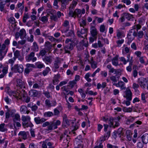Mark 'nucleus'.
<instances>
[{
	"instance_id": "obj_1",
	"label": "nucleus",
	"mask_w": 148,
	"mask_h": 148,
	"mask_svg": "<svg viewBox=\"0 0 148 148\" xmlns=\"http://www.w3.org/2000/svg\"><path fill=\"white\" fill-rule=\"evenodd\" d=\"M141 27L140 25H138L136 26H134L133 29L130 30L127 35L128 39V43L130 44L134 39V37L136 36V32L140 29Z\"/></svg>"
},
{
	"instance_id": "obj_2",
	"label": "nucleus",
	"mask_w": 148,
	"mask_h": 148,
	"mask_svg": "<svg viewBox=\"0 0 148 148\" xmlns=\"http://www.w3.org/2000/svg\"><path fill=\"white\" fill-rule=\"evenodd\" d=\"M60 123L61 122L59 120H54L51 122V125L48 126L47 129L44 130L43 132L45 134L49 133L52 130L57 128L58 126L60 125Z\"/></svg>"
},
{
	"instance_id": "obj_3",
	"label": "nucleus",
	"mask_w": 148,
	"mask_h": 148,
	"mask_svg": "<svg viewBox=\"0 0 148 148\" xmlns=\"http://www.w3.org/2000/svg\"><path fill=\"white\" fill-rule=\"evenodd\" d=\"M30 117L28 115H22L21 120L23 121L22 124L25 127H32L33 126V124L30 122Z\"/></svg>"
},
{
	"instance_id": "obj_4",
	"label": "nucleus",
	"mask_w": 148,
	"mask_h": 148,
	"mask_svg": "<svg viewBox=\"0 0 148 148\" xmlns=\"http://www.w3.org/2000/svg\"><path fill=\"white\" fill-rule=\"evenodd\" d=\"M85 13V10L83 9L81 10L78 9H77L73 12L70 11L69 12V15L70 16L75 17L77 16L78 18H80L82 15V13L84 14Z\"/></svg>"
},
{
	"instance_id": "obj_5",
	"label": "nucleus",
	"mask_w": 148,
	"mask_h": 148,
	"mask_svg": "<svg viewBox=\"0 0 148 148\" xmlns=\"http://www.w3.org/2000/svg\"><path fill=\"white\" fill-rule=\"evenodd\" d=\"M16 110L13 109L11 111V117L13 118V120L14 123L20 121L21 120L20 116L18 113H15Z\"/></svg>"
},
{
	"instance_id": "obj_6",
	"label": "nucleus",
	"mask_w": 148,
	"mask_h": 148,
	"mask_svg": "<svg viewBox=\"0 0 148 148\" xmlns=\"http://www.w3.org/2000/svg\"><path fill=\"white\" fill-rule=\"evenodd\" d=\"M120 119V118L119 117L114 119L113 118H110L108 121V123L111 127L114 126H114L115 127H117L119 126V121Z\"/></svg>"
},
{
	"instance_id": "obj_7",
	"label": "nucleus",
	"mask_w": 148,
	"mask_h": 148,
	"mask_svg": "<svg viewBox=\"0 0 148 148\" xmlns=\"http://www.w3.org/2000/svg\"><path fill=\"white\" fill-rule=\"evenodd\" d=\"M139 83L142 88H144L148 84V78H140L138 80Z\"/></svg>"
},
{
	"instance_id": "obj_8",
	"label": "nucleus",
	"mask_w": 148,
	"mask_h": 148,
	"mask_svg": "<svg viewBox=\"0 0 148 148\" xmlns=\"http://www.w3.org/2000/svg\"><path fill=\"white\" fill-rule=\"evenodd\" d=\"M125 93V96H124V97L126 98L127 100H132V94L129 88H127Z\"/></svg>"
},
{
	"instance_id": "obj_9",
	"label": "nucleus",
	"mask_w": 148,
	"mask_h": 148,
	"mask_svg": "<svg viewBox=\"0 0 148 148\" xmlns=\"http://www.w3.org/2000/svg\"><path fill=\"white\" fill-rule=\"evenodd\" d=\"M83 29H81L80 30L77 31V34L79 37L84 38L86 37V33L87 32V30L86 29H84L83 27Z\"/></svg>"
},
{
	"instance_id": "obj_10",
	"label": "nucleus",
	"mask_w": 148,
	"mask_h": 148,
	"mask_svg": "<svg viewBox=\"0 0 148 148\" xmlns=\"http://www.w3.org/2000/svg\"><path fill=\"white\" fill-rule=\"evenodd\" d=\"M72 123L73 121L72 120H69L66 118L64 117L63 118L62 126L64 127L67 128L69 126L70 124Z\"/></svg>"
},
{
	"instance_id": "obj_11",
	"label": "nucleus",
	"mask_w": 148,
	"mask_h": 148,
	"mask_svg": "<svg viewBox=\"0 0 148 148\" xmlns=\"http://www.w3.org/2000/svg\"><path fill=\"white\" fill-rule=\"evenodd\" d=\"M40 93L36 90H31L29 92V95L32 97H37L39 96Z\"/></svg>"
},
{
	"instance_id": "obj_12",
	"label": "nucleus",
	"mask_w": 148,
	"mask_h": 148,
	"mask_svg": "<svg viewBox=\"0 0 148 148\" xmlns=\"http://www.w3.org/2000/svg\"><path fill=\"white\" fill-rule=\"evenodd\" d=\"M9 95L11 96L13 95L14 97L19 98H20L22 97V94L18 90L16 91H11L10 93H9Z\"/></svg>"
},
{
	"instance_id": "obj_13",
	"label": "nucleus",
	"mask_w": 148,
	"mask_h": 148,
	"mask_svg": "<svg viewBox=\"0 0 148 148\" xmlns=\"http://www.w3.org/2000/svg\"><path fill=\"white\" fill-rule=\"evenodd\" d=\"M113 85L117 87H120L122 90H124L126 88L125 86V84L122 81H119L118 83H113Z\"/></svg>"
},
{
	"instance_id": "obj_14",
	"label": "nucleus",
	"mask_w": 148,
	"mask_h": 148,
	"mask_svg": "<svg viewBox=\"0 0 148 148\" xmlns=\"http://www.w3.org/2000/svg\"><path fill=\"white\" fill-rule=\"evenodd\" d=\"M123 130L122 128H120L118 129L117 131H115L113 132L114 135H113V136L114 138H115L117 135H119L120 137L123 134Z\"/></svg>"
},
{
	"instance_id": "obj_15",
	"label": "nucleus",
	"mask_w": 148,
	"mask_h": 148,
	"mask_svg": "<svg viewBox=\"0 0 148 148\" xmlns=\"http://www.w3.org/2000/svg\"><path fill=\"white\" fill-rule=\"evenodd\" d=\"M20 111L21 113L22 114H28L29 112V111L27 110V108L25 106H21Z\"/></svg>"
},
{
	"instance_id": "obj_16",
	"label": "nucleus",
	"mask_w": 148,
	"mask_h": 148,
	"mask_svg": "<svg viewBox=\"0 0 148 148\" xmlns=\"http://www.w3.org/2000/svg\"><path fill=\"white\" fill-rule=\"evenodd\" d=\"M27 68L25 69V72L26 73H28L32 70L31 68H34V65L32 64H27L26 65Z\"/></svg>"
},
{
	"instance_id": "obj_17",
	"label": "nucleus",
	"mask_w": 148,
	"mask_h": 148,
	"mask_svg": "<svg viewBox=\"0 0 148 148\" xmlns=\"http://www.w3.org/2000/svg\"><path fill=\"white\" fill-rule=\"evenodd\" d=\"M45 142L47 143V145L49 147V148H53V145L54 144V143L51 139H46L45 140Z\"/></svg>"
},
{
	"instance_id": "obj_18",
	"label": "nucleus",
	"mask_w": 148,
	"mask_h": 148,
	"mask_svg": "<svg viewBox=\"0 0 148 148\" xmlns=\"http://www.w3.org/2000/svg\"><path fill=\"white\" fill-rule=\"evenodd\" d=\"M28 134V132L21 131L19 133L18 135L20 137L23 138L24 139H25L27 138V135Z\"/></svg>"
},
{
	"instance_id": "obj_19",
	"label": "nucleus",
	"mask_w": 148,
	"mask_h": 148,
	"mask_svg": "<svg viewBox=\"0 0 148 148\" xmlns=\"http://www.w3.org/2000/svg\"><path fill=\"white\" fill-rule=\"evenodd\" d=\"M34 121L37 124H39L41 123L44 122L46 120L44 118H40L39 117H36L34 119Z\"/></svg>"
},
{
	"instance_id": "obj_20",
	"label": "nucleus",
	"mask_w": 148,
	"mask_h": 148,
	"mask_svg": "<svg viewBox=\"0 0 148 148\" xmlns=\"http://www.w3.org/2000/svg\"><path fill=\"white\" fill-rule=\"evenodd\" d=\"M28 107L30 108L33 111H36L38 108V107L35 104H33L32 103H31L27 105Z\"/></svg>"
},
{
	"instance_id": "obj_21",
	"label": "nucleus",
	"mask_w": 148,
	"mask_h": 148,
	"mask_svg": "<svg viewBox=\"0 0 148 148\" xmlns=\"http://www.w3.org/2000/svg\"><path fill=\"white\" fill-rule=\"evenodd\" d=\"M61 90L65 95H68V86H64L61 88Z\"/></svg>"
},
{
	"instance_id": "obj_22",
	"label": "nucleus",
	"mask_w": 148,
	"mask_h": 148,
	"mask_svg": "<svg viewBox=\"0 0 148 148\" xmlns=\"http://www.w3.org/2000/svg\"><path fill=\"white\" fill-rule=\"evenodd\" d=\"M90 32L92 36H96L97 35V29L94 27H91Z\"/></svg>"
},
{
	"instance_id": "obj_23",
	"label": "nucleus",
	"mask_w": 148,
	"mask_h": 148,
	"mask_svg": "<svg viewBox=\"0 0 148 148\" xmlns=\"http://www.w3.org/2000/svg\"><path fill=\"white\" fill-rule=\"evenodd\" d=\"M142 139L143 143H147L148 142V135L146 134H144L142 137Z\"/></svg>"
},
{
	"instance_id": "obj_24",
	"label": "nucleus",
	"mask_w": 148,
	"mask_h": 148,
	"mask_svg": "<svg viewBox=\"0 0 148 148\" xmlns=\"http://www.w3.org/2000/svg\"><path fill=\"white\" fill-rule=\"evenodd\" d=\"M124 16L128 20L130 21H134V18L133 17V16L129 13H125L124 14Z\"/></svg>"
},
{
	"instance_id": "obj_25",
	"label": "nucleus",
	"mask_w": 148,
	"mask_h": 148,
	"mask_svg": "<svg viewBox=\"0 0 148 148\" xmlns=\"http://www.w3.org/2000/svg\"><path fill=\"white\" fill-rule=\"evenodd\" d=\"M120 76L118 75H116L115 76H112L110 77V79L113 81V84L116 83L117 81L119 80Z\"/></svg>"
},
{
	"instance_id": "obj_26",
	"label": "nucleus",
	"mask_w": 148,
	"mask_h": 148,
	"mask_svg": "<svg viewBox=\"0 0 148 148\" xmlns=\"http://www.w3.org/2000/svg\"><path fill=\"white\" fill-rule=\"evenodd\" d=\"M60 77L59 75H55L54 78L53 80V84L54 85H56L58 83L59 79Z\"/></svg>"
},
{
	"instance_id": "obj_27",
	"label": "nucleus",
	"mask_w": 148,
	"mask_h": 148,
	"mask_svg": "<svg viewBox=\"0 0 148 148\" xmlns=\"http://www.w3.org/2000/svg\"><path fill=\"white\" fill-rule=\"evenodd\" d=\"M95 75H86L85 76V78L86 79L88 82L91 81V77H93L95 76Z\"/></svg>"
},
{
	"instance_id": "obj_28",
	"label": "nucleus",
	"mask_w": 148,
	"mask_h": 148,
	"mask_svg": "<svg viewBox=\"0 0 148 148\" xmlns=\"http://www.w3.org/2000/svg\"><path fill=\"white\" fill-rule=\"evenodd\" d=\"M7 130V128L5 124L3 123L0 125V131L2 132H4Z\"/></svg>"
},
{
	"instance_id": "obj_29",
	"label": "nucleus",
	"mask_w": 148,
	"mask_h": 148,
	"mask_svg": "<svg viewBox=\"0 0 148 148\" xmlns=\"http://www.w3.org/2000/svg\"><path fill=\"white\" fill-rule=\"evenodd\" d=\"M44 115L45 117H50L53 115V113L51 112H47L44 113Z\"/></svg>"
},
{
	"instance_id": "obj_30",
	"label": "nucleus",
	"mask_w": 148,
	"mask_h": 148,
	"mask_svg": "<svg viewBox=\"0 0 148 148\" xmlns=\"http://www.w3.org/2000/svg\"><path fill=\"white\" fill-rule=\"evenodd\" d=\"M118 57L117 56L115 57L112 60V63L113 65L116 66L118 65Z\"/></svg>"
},
{
	"instance_id": "obj_31",
	"label": "nucleus",
	"mask_w": 148,
	"mask_h": 148,
	"mask_svg": "<svg viewBox=\"0 0 148 148\" xmlns=\"http://www.w3.org/2000/svg\"><path fill=\"white\" fill-rule=\"evenodd\" d=\"M78 91L80 93L83 99L86 96V95L83 90L82 89H79Z\"/></svg>"
},
{
	"instance_id": "obj_32",
	"label": "nucleus",
	"mask_w": 148,
	"mask_h": 148,
	"mask_svg": "<svg viewBox=\"0 0 148 148\" xmlns=\"http://www.w3.org/2000/svg\"><path fill=\"white\" fill-rule=\"evenodd\" d=\"M78 91L80 93L83 99L86 96V95L83 90L82 89H79Z\"/></svg>"
},
{
	"instance_id": "obj_33",
	"label": "nucleus",
	"mask_w": 148,
	"mask_h": 148,
	"mask_svg": "<svg viewBox=\"0 0 148 148\" xmlns=\"http://www.w3.org/2000/svg\"><path fill=\"white\" fill-rule=\"evenodd\" d=\"M19 8V11H21L24 9V6L23 4L21 3H18L17 5L16 8Z\"/></svg>"
},
{
	"instance_id": "obj_34",
	"label": "nucleus",
	"mask_w": 148,
	"mask_h": 148,
	"mask_svg": "<svg viewBox=\"0 0 148 148\" xmlns=\"http://www.w3.org/2000/svg\"><path fill=\"white\" fill-rule=\"evenodd\" d=\"M74 45L72 43L70 45L69 47H66L65 48V49L66 51V52H69L70 51L72 50L73 48Z\"/></svg>"
},
{
	"instance_id": "obj_35",
	"label": "nucleus",
	"mask_w": 148,
	"mask_h": 148,
	"mask_svg": "<svg viewBox=\"0 0 148 148\" xmlns=\"http://www.w3.org/2000/svg\"><path fill=\"white\" fill-rule=\"evenodd\" d=\"M79 126V124L78 123H77L75 125H74V123H73L72 127L71 128V131L73 132V131L77 130Z\"/></svg>"
},
{
	"instance_id": "obj_36",
	"label": "nucleus",
	"mask_w": 148,
	"mask_h": 148,
	"mask_svg": "<svg viewBox=\"0 0 148 148\" xmlns=\"http://www.w3.org/2000/svg\"><path fill=\"white\" fill-rule=\"evenodd\" d=\"M79 23L81 26H84L86 24V21L85 19H81L79 20Z\"/></svg>"
},
{
	"instance_id": "obj_37",
	"label": "nucleus",
	"mask_w": 148,
	"mask_h": 148,
	"mask_svg": "<svg viewBox=\"0 0 148 148\" xmlns=\"http://www.w3.org/2000/svg\"><path fill=\"white\" fill-rule=\"evenodd\" d=\"M110 136V133L108 132L107 133L106 135H104L103 137H101L100 139L101 141H104L106 139H107Z\"/></svg>"
},
{
	"instance_id": "obj_38",
	"label": "nucleus",
	"mask_w": 148,
	"mask_h": 148,
	"mask_svg": "<svg viewBox=\"0 0 148 148\" xmlns=\"http://www.w3.org/2000/svg\"><path fill=\"white\" fill-rule=\"evenodd\" d=\"M18 72L19 73H21L23 70V67L22 65H19L17 67V69Z\"/></svg>"
},
{
	"instance_id": "obj_39",
	"label": "nucleus",
	"mask_w": 148,
	"mask_h": 148,
	"mask_svg": "<svg viewBox=\"0 0 148 148\" xmlns=\"http://www.w3.org/2000/svg\"><path fill=\"white\" fill-rule=\"evenodd\" d=\"M117 37L118 38H121L125 36V35L122 32H118L117 34Z\"/></svg>"
},
{
	"instance_id": "obj_40",
	"label": "nucleus",
	"mask_w": 148,
	"mask_h": 148,
	"mask_svg": "<svg viewBox=\"0 0 148 148\" xmlns=\"http://www.w3.org/2000/svg\"><path fill=\"white\" fill-rule=\"evenodd\" d=\"M17 82L18 86L21 88L23 87V83L21 80L20 79H18L17 80Z\"/></svg>"
},
{
	"instance_id": "obj_41",
	"label": "nucleus",
	"mask_w": 148,
	"mask_h": 148,
	"mask_svg": "<svg viewBox=\"0 0 148 148\" xmlns=\"http://www.w3.org/2000/svg\"><path fill=\"white\" fill-rule=\"evenodd\" d=\"M123 110L124 112H130L132 111V109L130 108L124 107L123 108Z\"/></svg>"
},
{
	"instance_id": "obj_42",
	"label": "nucleus",
	"mask_w": 148,
	"mask_h": 148,
	"mask_svg": "<svg viewBox=\"0 0 148 148\" xmlns=\"http://www.w3.org/2000/svg\"><path fill=\"white\" fill-rule=\"evenodd\" d=\"M36 66L39 68H41L44 66L43 64L40 62H38L36 63Z\"/></svg>"
},
{
	"instance_id": "obj_43",
	"label": "nucleus",
	"mask_w": 148,
	"mask_h": 148,
	"mask_svg": "<svg viewBox=\"0 0 148 148\" xmlns=\"http://www.w3.org/2000/svg\"><path fill=\"white\" fill-rule=\"evenodd\" d=\"M25 31L24 29H21L20 32V34L21 35V38H22V36H25Z\"/></svg>"
},
{
	"instance_id": "obj_44",
	"label": "nucleus",
	"mask_w": 148,
	"mask_h": 148,
	"mask_svg": "<svg viewBox=\"0 0 148 148\" xmlns=\"http://www.w3.org/2000/svg\"><path fill=\"white\" fill-rule=\"evenodd\" d=\"M50 69L49 67H47L45 70H44L43 73V74H47L50 72Z\"/></svg>"
},
{
	"instance_id": "obj_45",
	"label": "nucleus",
	"mask_w": 148,
	"mask_h": 148,
	"mask_svg": "<svg viewBox=\"0 0 148 148\" xmlns=\"http://www.w3.org/2000/svg\"><path fill=\"white\" fill-rule=\"evenodd\" d=\"M139 86V85L136 84V83H134L133 85V88L134 90L135 91H136L137 89L138 88Z\"/></svg>"
},
{
	"instance_id": "obj_46",
	"label": "nucleus",
	"mask_w": 148,
	"mask_h": 148,
	"mask_svg": "<svg viewBox=\"0 0 148 148\" xmlns=\"http://www.w3.org/2000/svg\"><path fill=\"white\" fill-rule=\"evenodd\" d=\"M33 49L35 51H37L38 50V47L36 43L34 42L33 45Z\"/></svg>"
},
{
	"instance_id": "obj_47",
	"label": "nucleus",
	"mask_w": 148,
	"mask_h": 148,
	"mask_svg": "<svg viewBox=\"0 0 148 148\" xmlns=\"http://www.w3.org/2000/svg\"><path fill=\"white\" fill-rule=\"evenodd\" d=\"M76 84V82L74 80L70 81L69 83V86L73 88Z\"/></svg>"
},
{
	"instance_id": "obj_48",
	"label": "nucleus",
	"mask_w": 148,
	"mask_h": 148,
	"mask_svg": "<svg viewBox=\"0 0 148 148\" xmlns=\"http://www.w3.org/2000/svg\"><path fill=\"white\" fill-rule=\"evenodd\" d=\"M45 104L48 107H50L52 106L51 104L50 103V101L46 99L45 100Z\"/></svg>"
},
{
	"instance_id": "obj_49",
	"label": "nucleus",
	"mask_w": 148,
	"mask_h": 148,
	"mask_svg": "<svg viewBox=\"0 0 148 148\" xmlns=\"http://www.w3.org/2000/svg\"><path fill=\"white\" fill-rule=\"evenodd\" d=\"M129 51V49L127 47L125 48L124 50L122 51V53L123 55L126 54V53H128Z\"/></svg>"
},
{
	"instance_id": "obj_50",
	"label": "nucleus",
	"mask_w": 148,
	"mask_h": 148,
	"mask_svg": "<svg viewBox=\"0 0 148 148\" xmlns=\"http://www.w3.org/2000/svg\"><path fill=\"white\" fill-rule=\"evenodd\" d=\"M11 116V111L8 110L5 113V118L6 119H8Z\"/></svg>"
},
{
	"instance_id": "obj_51",
	"label": "nucleus",
	"mask_w": 148,
	"mask_h": 148,
	"mask_svg": "<svg viewBox=\"0 0 148 148\" xmlns=\"http://www.w3.org/2000/svg\"><path fill=\"white\" fill-rule=\"evenodd\" d=\"M66 138L64 140V143H65L66 145H68L69 143V137L68 136H66Z\"/></svg>"
},
{
	"instance_id": "obj_52",
	"label": "nucleus",
	"mask_w": 148,
	"mask_h": 148,
	"mask_svg": "<svg viewBox=\"0 0 148 148\" xmlns=\"http://www.w3.org/2000/svg\"><path fill=\"white\" fill-rule=\"evenodd\" d=\"M15 60V58L14 57L13 59H10L8 61V63L9 64H11V66H12L14 63V61Z\"/></svg>"
},
{
	"instance_id": "obj_53",
	"label": "nucleus",
	"mask_w": 148,
	"mask_h": 148,
	"mask_svg": "<svg viewBox=\"0 0 148 148\" xmlns=\"http://www.w3.org/2000/svg\"><path fill=\"white\" fill-rule=\"evenodd\" d=\"M51 125V122L50 123L48 122H46L43 123L42 125V126L43 127H45L47 126H48Z\"/></svg>"
},
{
	"instance_id": "obj_54",
	"label": "nucleus",
	"mask_w": 148,
	"mask_h": 148,
	"mask_svg": "<svg viewBox=\"0 0 148 148\" xmlns=\"http://www.w3.org/2000/svg\"><path fill=\"white\" fill-rule=\"evenodd\" d=\"M8 66H6L3 68L2 70V72L3 74H5L8 73Z\"/></svg>"
},
{
	"instance_id": "obj_55",
	"label": "nucleus",
	"mask_w": 148,
	"mask_h": 148,
	"mask_svg": "<svg viewBox=\"0 0 148 148\" xmlns=\"http://www.w3.org/2000/svg\"><path fill=\"white\" fill-rule=\"evenodd\" d=\"M59 60L55 62L54 64V66L55 68L57 69L59 67Z\"/></svg>"
},
{
	"instance_id": "obj_56",
	"label": "nucleus",
	"mask_w": 148,
	"mask_h": 148,
	"mask_svg": "<svg viewBox=\"0 0 148 148\" xmlns=\"http://www.w3.org/2000/svg\"><path fill=\"white\" fill-rule=\"evenodd\" d=\"M90 63L91 66L92 68H95L97 67V64L96 62L92 61Z\"/></svg>"
},
{
	"instance_id": "obj_57",
	"label": "nucleus",
	"mask_w": 148,
	"mask_h": 148,
	"mask_svg": "<svg viewBox=\"0 0 148 148\" xmlns=\"http://www.w3.org/2000/svg\"><path fill=\"white\" fill-rule=\"evenodd\" d=\"M95 19L97 20L98 22L99 23H102L103 20V18H98L97 17H96Z\"/></svg>"
},
{
	"instance_id": "obj_58",
	"label": "nucleus",
	"mask_w": 148,
	"mask_h": 148,
	"mask_svg": "<svg viewBox=\"0 0 148 148\" xmlns=\"http://www.w3.org/2000/svg\"><path fill=\"white\" fill-rule=\"evenodd\" d=\"M67 81L66 80L63 81H62L60 82L59 84V86H62L64 85H65L67 84Z\"/></svg>"
},
{
	"instance_id": "obj_59",
	"label": "nucleus",
	"mask_w": 148,
	"mask_h": 148,
	"mask_svg": "<svg viewBox=\"0 0 148 148\" xmlns=\"http://www.w3.org/2000/svg\"><path fill=\"white\" fill-rule=\"evenodd\" d=\"M5 91L7 93H8L9 95V93H10V92L11 91L10 90V87L8 86H7L6 87H5Z\"/></svg>"
},
{
	"instance_id": "obj_60",
	"label": "nucleus",
	"mask_w": 148,
	"mask_h": 148,
	"mask_svg": "<svg viewBox=\"0 0 148 148\" xmlns=\"http://www.w3.org/2000/svg\"><path fill=\"white\" fill-rule=\"evenodd\" d=\"M61 2L62 3V8H62L63 9H64L65 7V5H66V1H64V0H62Z\"/></svg>"
},
{
	"instance_id": "obj_61",
	"label": "nucleus",
	"mask_w": 148,
	"mask_h": 148,
	"mask_svg": "<svg viewBox=\"0 0 148 148\" xmlns=\"http://www.w3.org/2000/svg\"><path fill=\"white\" fill-rule=\"evenodd\" d=\"M143 146V144L141 142H139L137 143V147L138 148H142Z\"/></svg>"
},
{
	"instance_id": "obj_62",
	"label": "nucleus",
	"mask_w": 148,
	"mask_h": 148,
	"mask_svg": "<svg viewBox=\"0 0 148 148\" xmlns=\"http://www.w3.org/2000/svg\"><path fill=\"white\" fill-rule=\"evenodd\" d=\"M105 30V26L104 25H101L100 26V31L101 32H103Z\"/></svg>"
},
{
	"instance_id": "obj_63",
	"label": "nucleus",
	"mask_w": 148,
	"mask_h": 148,
	"mask_svg": "<svg viewBox=\"0 0 148 148\" xmlns=\"http://www.w3.org/2000/svg\"><path fill=\"white\" fill-rule=\"evenodd\" d=\"M107 147L108 148H118L117 147L112 146V145L109 144H107Z\"/></svg>"
},
{
	"instance_id": "obj_64",
	"label": "nucleus",
	"mask_w": 148,
	"mask_h": 148,
	"mask_svg": "<svg viewBox=\"0 0 148 148\" xmlns=\"http://www.w3.org/2000/svg\"><path fill=\"white\" fill-rule=\"evenodd\" d=\"M29 148H37V146L33 143H31L29 145Z\"/></svg>"
}]
</instances>
